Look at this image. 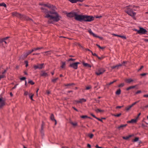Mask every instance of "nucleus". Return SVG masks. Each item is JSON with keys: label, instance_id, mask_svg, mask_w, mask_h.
<instances>
[{"label": "nucleus", "instance_id": "6", "mask_svg": "<svg viewBox=\"0 0 148 148\" xmlns=\"http://www.w3.org/2000/svg\"><path fill=\"white\" fill-rule=\"evenodd\" d=\"M80 64L79 62H76L71 64L70 65V66L73 68L75 69H76L77 68L78 65Z\"/></svg>", "mask_w": 148, "mask_h": 148}, {"label": "nucleus", "instance_id": "49", "mask_svg": "<svg viewBox=\"0 0 148 148\" xmlns=\"http://www.w3.org/2000/svg\"><path fill=\"white\" fill-rule=\"evenodd\" d=\"M25 62L26 64V67H27L28 65V62L27 61H25Z\"/></svg>", "mask_w": 148, "mask_h": 148}, {"label": "nucleus", "instance_id": "32", "mask_svg": "<svg viewBox=\"0 0 148 148\" xmlns=\"http://www.w3.org/2000/svg\"><path fill=\"white\" fill-rule=\"evenodd\" d=\"M47 53V55L51 53V52L50 51H48L42 53L45 55V53Z\"/></svg>", "mask_w": 148, "mask_h": 148}, {"label": "nucleus", "instance_id": "18", "mask_svg": "<svg viewBox=\"0 0 148 148\" xmlns=\"http://www.w3.org/2000/svg\"><path fill=\"white\" fill-rule=\"evenodd\" d=\"M82 64L85 67H87L88 68H90L91 67V66L88 63H85L84 62H83Z\"/></svg>", "mask_w": 148, "mask_h": 148}, {"label": "nucleus", "instance_id": "51", "mask_svg": "<svg viewBox=\"0 0 148 148\" xmlns=\"http://www.w3.org/2000/svg\"><path fill=\"white\" fill-rule=\"evenodd\" d=\"M20 79L21 80H24L25 79L26 77H22L20 78Z\"/></svg>", "mask_w": 148, "mask_h": 148}, {"label": "nucleus", "instance_id": "43", "mask_svg": "<svg viewBox=\"0 0 148 148\" xmlns=\"http://www.w3.org/2000/svg\"><path fill=\"white\" fill-rule=\"evenodd\" d=\"M139 140V138L138 137H136L134 139V142H136L138 141Z\"/></svg>", "mask_w": 148, "mask_h": 148}, {"label": "nucleus", "instance_id": "50", "mask_svg": "<svg viewBox=\"0 0 148 148\" xmlns=\"http://www.w3.org/2000/svg\"><path fill=\"white\" fill-rule=\"evenodd\" d=\"M120 37L123 38L124 39H126V38L125 36H121L120 35Z\"/></svg>", "mask_w": 148, "mask_h": 148}, {"label": "nucleus", "instance_id": "21", "mask_svg": "<svg viewBox=\"0 0 148 148\" xmlns=\"http://www.w3.org/2000/svg\"><path fill=\"white\" fill-rule=\"evenodd\" d=\"M136 86H130L127 88L126 90H129L130 89L134 88L136 87Z\"/></svg>", "mask_w": 148, "mask_h": 148}, {"label": "nucleus", "instance_id": "55", "mask_svg": "<svg viewBox=\"0 0 148 148\" xmlns=\"http://www.w3.org/2000/svg\"><path fill=\"white\" fill-rule=\"evenodd\" d=\"M75 60V59H73L72 58H70L69 59V61H74Z\"/></svg>", "mask_w": 148, "mask_h": 148}, {"label": "nucleus", "instance_id": "3", "mask_svg": "<svg viewBox=\"0 0 148 148\" xmlns=\"http://www.w3.org/2000/svg\"><path fill=\"white\" fill-rule=\"evenodd\" d=\"M132 5H129L124 8V10L129 15L134 16L136 15V13L133 12L132 9Z\"/></svg>", "mask_w": 148, "mask_h": 148}, {"label": "nucleus", "instance_id": "34", "mask_svg": "<svg viewBox=\"0 0 148 148\" xmlns=\"http://www.w3.org/2000/svg\"><path fill=\"white\" fill-rule=\"evenodd\" d=\"M28 83L32 85H33L34 84V82H33L32 80H29Z\"/></svg>", "mask_w": 148, "mask_h": 148}, {"label": "nucleus", "instance_id": "23", "mask_svg": "<svg viewBox=\"0 0 148 148\" xmlns=\"http://www.w3.org/2000/svg\"><path fill=\"white\" fill-rule=\"evenodd\" d=\"M29 97L30 98V99L32 100L33 101L34 100L33 99V96H34V94H32V93H31V94H29Z\"/></svg>", "mask_w": 148, "mask_h": 148}, {"label": "nucleus", "instance_id": "14", "mask_svg": "<svg viewBox=\"0 0 148 148\" xmlns=\"http://www.w3.org/2000/svg\"><path fill=\"white\" fill-rule=\"evenodd\" d=\"M137 119L136 118L131 119L130 121H128L127 122L130 123H135L137 122Z\"/></svg>", "mask_w": 148, "mask_h": 148}, {"label": "nucleus", "instance_id": "46", "mask_svg": "<svg viewBox=\"0 0 148 148\" xmlns=\"http://www.w3.org/2000/svg\"><path fill=\"white\" fill-rule=\"evenodd\" d=\"M33 51H32V49L31 51H29L27 52L28 53V54L29 55V54H30L31 53H32V52Z\"/></svg>", "mask_w": 148, "mask_h": 148}, {"label": "nucleus", "instance_id": "53", "mask_svg": "<svg viewBox=\"0 0 148 148\" xmlns=\"http://www.w3.org/2000/svg\"><path fill=\"white\" fill-rule=\"evenodd\" d=\"M43 123L42 125H41V133H42V130H43Z\"/></svg>", "mask_w": 148, "mask_h": 148}, {"label": "nucleus", "instance_id": "54", "mask_svg": "<svg viewBox=\"0 0 148 148\" xmlns=\"http://www.w3.org/2000/svg\"><path fill=\"white\" fill-rule=\"evenodd\" d=\"M143 67H144L143 66H141L140 68L139 69H138V71H140L143 68Z\"/></svg>", "mask_w": 148, "mask_h": 148}, {"label": "nucleus", "instance_id": "37", "mask_svg": "<svg viewBox=\"0 0 148 148\" xmlns=\"http://www.w3.org/2000/svg\"><path fill=\"white\" fill-rule=\"evenodd\" d=\"M81 117L82 118H83V119H84V118H87L88 117V116H87L86 115H83V116H81Z\"/></svg>", "mask_w": 148, "mask_h": 148}, {"label": "nucleus", "instance_id": "56", "mask_svg": "<svg viewBox=\"0 0 148 148\" xmlns=\"http://www.w3.org/2000/svg\"><path fill=\"white\" fill-rule=\"evenodd\" d=\"M90 115L92 116L93 117H94V118H97V117L95 116V115H94L93 114H92V113H91L90 114Z\"/></svg>", "mask_w": 148, "mask_h": 148}, {"label": "nucleus", "instance_id": "22", "mask_svg": "<svg viewBox=\"0 0 148 148\" xmlns=\"http://www.w3.org/2000/svg\"><path fill=\"white\" fill-rule=\"evenodd\" d=\"M86 101V100L83 98L79 99V101L80 103H82Z\"/></svg>", "mask_w": 148, "mask_h": 148}, {"label": "nucleus", "instance_id": "15", "mask_svg": "<svg viewBox=\"0 0 148 148\" xmlns=\"http://www.w3.org/2000/svg\"><path fill=\"white\" fill-rule=\"evenodd\" d=\"M127 125V124L125 125H122L119 126L117 128L119 130L123 129V128L126 126Z\"/></svg>", "mask_w": 148, "mask_h": 148}, {"label": "nucleus", "instance_id": "35", "mask_svg": "<svg viewBox=\"0 0 148 148\" xmlns=\"http://www.w3.org/2000/svg\"><path fill=\"white\" fill-rule=\"evenodd\" d=\"M58 79V78H56L54 79H53L52 80V82L54 83H55L56 82V81Z\"/></svg>", "mask_w": 148, "mask_h": 148}, {"label": "nucleus", "instance_id": "61", "mask_svg": "<svg viewBox=\"0 0 148 148\" xmlns=\"http://www.w3.org/2000/svg\"><path fill=\"white\" fill-rule=\"evenodd\" d=\"M141 115V113H139L138 115V116H137V117L136 118L138 119V117L139 116Z\"/></svg>", "mask_w": 148, "mask_h": 148}, {"label": "nucleus", "instance_id": "36", "mask_svg": "<svg viewBox=\"0 0 148 148\" xmlns=\"http://www.w3.org/2000/svg\"><path fill=\"white\" fill-rule=\"evenodd\" d=\"M88 136L90 138H92L93 136L94 135L92 134H89Z\"/></svg>", "mask_w": 148, "mask_h": 148}, {"label": "nucleus", "instance_id": "9", "mask_svg": "<svg viewBox=\"0 0 148 148\" xmlns=\"http://www.w3.org/2000/svg\"><path fill=\"white\" fill-rule=\"evenodd\" d=\"M147 32V30L142 27H140V29L138 31V33L139 34H144Z\"/></svg>", "mask_w": 148, "mask_h": 148}, {"label": "nucleus", "instance_id": "7", "mask_svg": "<svg viewBox=\"0 0 148 148\" xmlns=\"http://www.w3.org/2000/svg\"><path fill=\"white\" fill-rule=\"evenodd\" d=\"M44 64H38L37 65H34V67L35 70L38 69H41L44 67Z\"/></svg>", "mask_w": 148, "mask_h": 148}, {"label": "nucleus", "instance_id": "2", "mask_svg": "<svg viewBox=\"0 0 148 148\" xmlns=\"http://www.w3.org/2000/svg\"><path fill=\"white\" fill-rule=\"evenodd\" d=\"M75 18L76 20L80 21H84L88 22L91 21L94 19V17L92 16L78 15L77 12Z\"/></svg>", "mask_w": 148, "mask_h": 148}, {"label": "nucleus", "instance_id": "8", "mask_svg": "<svg viewBox=\"0 0 148 148\" xmlns=\"http://www.w3.org/2000/svg\"><path fill=\"white\" fill-rule=\"evenodd\" d=\"M76 12L73 11L68 13L67 14V16L69 17H75L76 15Z\"/></svg>", "mask_w": 148, "mask_h": 148}, {"label": "nucleus", "instance_id": "45", "mask_svg": "<svg viewBox=\"0 0 148 148\" xmlns=\"http://www.w3.org/2000/svg\"><path fill=\"white\" fill-rule=\"evenodd\" d=\"M74 103H79V100H75L74 101Z\"/></svg>", "mask_w": 148, "mask_h": 148}, {"label": "nucleus", "instance_id": "63", "mask_svg": "<svg viewBox=\"0 0 148 148\" xmlns=\"http://www.w3.org/2000/svg\"><path fill=\"white\" fill-rule=\"evenodd\" d=\"M97 119V120H98L99 121H101V122H102V120L101 119H100L99 118H98L97 117V118H96Z\"/></svg>", "mask_w": 148, "mask_h": 148}, {"label": "nucleus", "instance_id": "33", "mask_svg": "<svg viewBox=\"0 0 148 148\" xmlns=\"http://www.w3.org/2000/svg\"><path fill=\"white\" fill-rule=\"evenodd\" d=\"M137 7H135L134 6H132V9L133 10L136 11L137 10Z\"/></svg>", "mask_w": 148, "mask_h": 148}, {"label": "nucleus", "instance_id": "11", "mask_svg": "<svg viewBox=\"0 0 148 148\" xmlns=\"http://www.w3.org/2000/svg\"><path fill=\"white\" fill-rule=\"evenodd\" d=\"M88 32L89 33V34L91 35H92L94 37L98 38H99L100 39H102V38L97 36L96 35L94 34L92 31V30H91V29H90L88 30Z\"/></svg>", "mask_w": 148, "mask_h": 148}, {"label": "nucleus", "instance_id": "19", "mask_svg": "<svg viewBox=\"0 0 148 148\" xmlns=\"http://www.w3.org/2000/svg\"><path fill=\"white\" fill-rule=\"evenodd\" d=\"M70 2L72 3H76L77 1L82 2L83 0H69Z\"/></svg>", "mask_w": 148, "mask_h": 148}, {"label": "nucleus", "instance_id": "52", "mask_svg": "<svg viewBox=\"0 0 148 148\" xmlns=\"http://www.w3.org/2000/svg\"><path fill=\"white\" fill-rule=\"evenodd\" d=\"M141 92H142L141 91V90H138L136 92V94H138L141 93Z\"/></svg>", "mask_w": 148, "mask_h": 148}, {"label": "nucleus", "instance_id": "26", "mask_svg": "<svg viewBox=\"0 0 148 148\" xmlns=\"http://www.w3.org/2000/svg\"><path fill=\"white\" fill-rule=\"evenodd\" d=\"M95 111H96L97 112H101L103 111V110H101V109H95Z\"/></svg>", "mask_w": 148, "mask_h": 148}, {"label": "nucleus", "instance_id": "30", "mask_svg": "<svg viewBox=\"0 0 148 148\" xmlns=\"http://www.w3.org/2000/svg\"><path fill=\"white\" fill-rule=\"evenodd\" d=\"M8 38L9 37H7L2 39H0V43L2 42L3 40H5L7 38Z\"/></svg>", "mask_w": 148, "mask_h": 148}, {"label": "nucleus", "instance_id": "1", "mask_svg": "<svg viewBox=\"0 0 148 148\" xmlns=\"http://www.w3.org/2000/svg\"><path fill=\"white\" fill-rule=\"evenodd\" d=\"M40 5H43L50 8V10L48 11L43 8H41L42 12L46 14L45 17L48 18V23H49L53 24L55 22L58 21L60 16L55 11L56 7L50 4L40 3Z\"/></svg>", "mask_w": 148, "mask_h": 148}, {"label": "nucleus", "instance_id": "38", "mask_svg": "<svg viewBox=\"0 0 148 148\" xmlns=\"http://www.w3.org/2000/svg\"><path fill=\"white\" fill-rule=\"evenodd\" d=\"M121 115V113H119L117 114H113V115L116 117H119Z\"/></svg>", "mask_w": 148, "mask_h": 148}, {"label": "nucleus", "instance_id": "60", "mask_svg": "<svg viewBox=\"0 0 148 148\" xmlns=\"http://www.w3.org/2000/svg\"><path fill=\"white\" fill-rule=\"evenodd\" d=\"M123 107V106H117L116 108V109L120 108Z\"/></svg>", "mask_w": 148, "mask_h": 148}, {"label": "nucleus", "instance_id": "27", "mask_svg": "<svg viewBox=\"0 0 148 148\" xmlns=\"http://www.w3.org/2000/svg\"><path fill=\"white\" fill-rule=\"evenodd\" d=\"M43 48L42 47H38L37 48H34L32 49V51H36L37 50L40 49H42Z\"/></svg>", "mask_w": 148, "mask_h": 148}, {"label": "nucleus", "instance_id": "47", "mask_svg": "<svg viewBox=\"0 0 148 148\" xmlns=\"http://www.w3.org/2000/svg\"><path fill=\"white\" fill-rule=\"evenodd\" d=\"M91 53L94 56H95L96 57H97V55L95 53H93L92 52V51H91Z\"/></svg>", "mask_w": 148, "mask_h": 148}, {"label": "nucleus", "instance_id": "28", "mask_svg": "<svg viewBox=\"0 0 148 148\" xmlns=\"http://www.w3.org/2000/svg\"><path fill=\"white\" fill-rule=\"evenodd\" d=\"M121 92V90L120 89H119L117 90L116 92V94L117 95H119Z\"/></svg>", "mask_w": 148, "mask_h": 148}, {"label": "nucleus", "instance_id": "29", "mask_svg": "<svg viewBox=\"0 0 148 148\" xmlns=\"http://www.w3.org/2000/svg\"><path fill=\"white\" fill-rule=\"evenodd\" d=\"M132 107L131 105H130L126 108L125 109L127 111H128Z\"/></svg>", "mask_w": 148, "mask_h": 148}, {"label": "nucleus", "instance_id": "20", "mask_svg": "<svg viewBox=\"0 0 148 148\" xmlns=\"http://www.w3.org/2000/svg\"><path fill=\"white\" fill-rule=\"evenodd\" d=\"M70 123L72 124L73 126L75 127L77 125V123L76 122H75L74 123L73 122L71 121H70L69 122Z\"/></svg>", "mask_w": 148, "mask_h": 148}, {"label": "nucleus", "instance_id": "59", "mask_svg": "<svg viewBox=\"0 0 148 148\" xmlns=\"http://www.w3.org/2000/svg\"><path fill=\"white\" fill-rule=\"evenodd\" d=\"M147 75V73H142V74H141L140 75L142 76H144L145 75Z\"/></svg>", "mask_w": 148, "mask_h": 148}, {"label": "nucleus", "instance_id": "17", "mask_svg": "<svg viewBox=\"0 0 148 148\" xmlns=\"http://www.w3.org/2000/svg\"><path fill=\"white\" fill-rule=\"evenodd\" d=\"M50 118L52 121H55V125H56L57 124V122L56 120L54 119V116L53 114H52L51 115Z\"/></svg>", "mask_w": 148, "mask_h": 148}, {"label": "nucleus", "instance_id": "4", "mask_svg": "<svg viewBox=\"0 0 148 148\" xmlns=\"http://www.w3.org/2000/svg\"><path fill=\"white\" fill-rule=\"evenodd\" d=\"M12 15L14 16H15L21 18L22 19H26L27 20H32L28 17H26L25 15L21 14L17 12L13 13Z\"/></svg>", "mask_w": 148, "mask_h": 148}, {"label": "nucleus", "instance_id": "44", "mask_svg": "<svg viewBox=\"0 0 148 148\" xmlns=\"http://www.w3.org/2000/svg\"><path fill=\"white\" fill-rule=\"evenodd\" d=\"M124 85V83H122L119 85V87H123Z\"/></svg>", "mask_w": 148, "mask_h": 148}, {"label": "nucleus", "instance_id": "42", "mask_svg": "<svg viewBox=\"0 0 148 148\" xmlns=\"http://www.w3.org/2000/svg\"><path fill=\"white\" fill-rule=\"evenodd\" d=\"M5 75H0V80L1 79L4 78L5 77Z\"/></svg>", "mask_w": 148, "mask_h": 148}, {"label": "nucleus", "instance_id": "41", "mask_svg": "<svg viewBox=\"0 0 148 148\" xmlns=\"http://www.w3.org/2000/svg\"><path fill=\"white\" fill-rule=\"evenodd\" d=\"M29 55L28 54V53H27V52L26 53H25L23 55L24 56V57L23 58H26L27 56Z\"/></svg>", "mask_w": 148, "mask_h": 148}, {"label": "nucleus", "instance_id": "12", "mask_svg": "<svg viewBox=\"0 0 148 148\" xmlns=\"http://www.w3.org/2000/svg\"><path fill=\"white\" fill-rule=\"evenodd\" d=\"M40 75L41 76L46 77L48 76V74L45 71H42L41 73L40 74Z\"/></svg>", "mask_w": 148, "mask_h": 148}, {"label": "nucleus", "instance_id": "58", "mask_svg": "<svg viewBox=\"0 0 148 148\" xmlns=\"http://www.w3.org/2000/svg\"><path fill=\"white\" fill-rule=\"evenodd\" d=\"M144 97L148 98V95H145L143 96Z\"/></svg>", "mask_w": 148, "mask_h": 148}, {"label": "nucleus", "instance_id": "16", "mask_svg": "<svg viewBox=\"0 0 148 148\" xmlns=\"http://www.w3.org/2000/svg\"><path fill=\"white\" fill-rule=\"evenodd\" d=\"M121 66H122V64H119L114 66H112L111 67V68L112 69H114L116 68V69H118L119 67Z\"/></svg>", "mask_w": 148, "mask_h": 148}, {"label": "nucleus", "instance_id": "31", "mask_svg": "<svg viewBox=\"0 0 148 148\" xmlns=\"http://www.w3.org/2000/svg\"><path fill=\"white\" fill-rule=\"evenodd\" d=\"M132 136V135H130L128 136H126V137H123V139L125 140H127L130 137H131Z\"/></svg>", "mask_w": 148, "mask_h": 148}, {"label": "nucleus", "instance_id": "10", "mask_svg": "<svg viewBox=\"0 0 148 148\" xmlns=\"http://www.w3.org/2000/svg\"><path fill=\"white\" fill-rule=\"evenodd\" d=\"M5 104V101L3 98H0V108H1Z\"/></svg>", "mask_w": 148, "mask_h": 148}, {"label": "nucleus", "instance_id": "5", "mask_svg": "<svg viewBox=\"0 0 148 148\" xmlns=\"http://www.w3.org/2000/svg\"><path fill=\"white\" fill-rule=\"evenodd\" d=\"M106 71L105 69L103 68H99L95 73L97 75H99L103 74Z\"/></svg>", "mask_w": 148, "mask_h": 148}, {"label": "nucleus", "instance_id": "57", "mask_svg": "<svg viewBox=\"0 0 148 148\" xmlns=\"http://www.w3.org/2000/svg\"><path fill=\"white\" fill-rule=\"evenodd\" d=\"M24 95H28V92L27 91H25L24 92Z\"/></svg>", "mask_w": 148, "mask_h": 148}, {"label": "nucleus", "instance_id": "13", "mask_svg": "<svg viewBox=\"0 0 148 148\" xmlns=\"http://www.w3.org/2000/svg\"><path fill=\"white\" fill-rule=\"evenodd\" d=\"M125 81L127 83H130L134 81V80L131 78H129L125 79Z\"/></svg>", "mask_w": 148, "mask_h": 148}, {"label": "nucleus", "instance_id": "62", "mask_svg": "<svg viewBox=\"0 0 148 148\" xmlns=\"http://www.w3.org/2000/svg\"><path fill=\"white\" fill-rule=\"evenodd\" d=\"M97 57L99 60H101L103 58V57H99L98 56Z\"/></svg>", "mask_w": 148, "mask_h": 148}, {"label": "nucleus", "instance_id": "39", "mask_svg": "<svg viewBox=\"0 0 148 148\" xmlns=\"http://www.w3.org/2000/svg\"><path fill=\"white\" fill-rule=\"evenodd\" d=\"M116 80H114V81H113L112 82H110V83L108 84H107L108 85H110L112 84H113V83H114V82H116Z\"/></svg>", "mask_w": 148, "mask_h": 148}, {"label": "nucleus", "instance_id": "40", "mask_svg": "<svg viewBox=\"0 0 148 148\" xmlns=\"http://www.w3.org/2000/svg\"><path fill=\"white\" fill-rule=\"evenodd\" d=\"M0 6L6 7V5L4 3H2L0 4Z\"/></svg>", "mask_w": 148, "mask_h": 148}, {"label": "nucleus", "instance_id": "64", "mask_svg": "<svg viewBox=\"0 0 148 148\" xmlns=\"http://www.w3.org/2000/svg\"><path fill=\"white\" fill-rule=\"evenodd\" d=\"M96 45L100 49V48H101V47H100V46L99 45L97 44Z\"/></svg>", "mask_w": 148, "mask_h": 148}, {"label": "nucleus", "instance_id": "24", "mask_svg": "<svg viewBox=\"0 0 148 148\" xmlns=\"http://www.w3.org/2000/svg\"><path fill=\"white\" fill-rule=\"evenodd\" d=\"M65 62H62V65L61 66V67L62 69L64 68L65 67Z\"/></svg>", "mask_w": 148, "mask_h": 148}, {"label": "nucleus", "instance_id": "48", "mask_svg": "<svg viewBox=\"0 0 148 148\" xmlns=\"http://www.w3.org/2000/svg\"><path fill=\"white\" fill-rule=\"evenodd\" d=\"M91 88V86H87L86 88V90H89Z\"/></svg>", "mask_w": 148, "mask_h": 148}, {"label": "nucleus", "instance_id": "25", "mask_svg": "<svg viewBox=\"0 0 148 148\" xmlns=\"http://www.w3.org/2000/svg\"><path fill=\"white\" fill-rule=\"evenodd\" d=\"M74 84L73 83L69 84H64V86H67V88H69V86H71Z\"/></svg>", "mask_w": 148, "mask_h": 148}]
</instances>
